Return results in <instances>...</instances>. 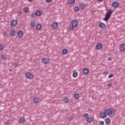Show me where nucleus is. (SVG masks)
<instances>
[{
	"label": "nucleus",
	"instance_id": "1",
	"mask_svg": "<svg viewBox=\"0 0 125 125\" xmlns=\"http://www.w3.org/2000/svg\"><path fill=\"white\" fill-rule=\"evenodd\" d=\"M115 112H116V110L115 109H113V108H105L104 110V112L105 113L107 116H110L113 114V115H115Z\"/></svg>",
	"mask_w": 125,
	"mask_h": 125
},
{
	"label": "nucleus",
	"instance_id": "2",
	"mask_svg": "<svg viewBox=\"0 0 125 125\" xmlns=\"http://www.w3.org/2000/svg\"><path fill=\"white\" fill-rule=\"evenodd\" d=\"M112 12H114V10L112 11V10L110 9V11L106 13L105 17L103 18V20L107 22V21L110 19V17H111V15L112 14Z\"/></svg>",
	"mask_w": 125,
	"mask_h": 125
},
{
	"label": "nucleus",
	"instance_id": "3",
	"mask_svg": "<svg viewBox=\"0 0 125 125\" xmlns=\"http://www.w3.org/2000/svg\"><path fill=\"white\" fill-rule=\"evenodd\" d=\"M25 77L27 78V79H30L32 80L34 78V75L30 72H26L25 74Z\"/></svg>",
	"mask_w": 125,
	"mask_h": 125
},
{
	"label": "nucleus",
	"instance_id": "4",
	"mask_svg": "<svg viewBox=\"0 0 125 125\" xmlns=\"http://www.w3.org/2000/svg\"><path fill=\"white\" fill-rule=\"evenodd\" d=\"M78 24H79V23L78 22V21H77V20H73L71 21L72 27H77V26H78Z\"/></svg>",
	"mask_w": 125,
	"mask_h": 125
},
{
	"label": "nucleus",
	"instance_id": "5",
	"mask_svg": "<svg viewBox=\"0 0 125 125\" xmlns=\"http://www.w3.org/2000/svg\"><path fill=\"white\" fill-rule=\"evenodd\" d=\"M93 121H94V118L92 116H89L86 118L87 123H91V122H93Z\"/></svg>",
	"mask_w": 125,
	"mask_h": 125
},
{
	"label": "nucleus",
	"instance_id": "6",
	"mask_svg": "<svg viewBox=\"0 0 125 125\" xmlns=\"http://www.w3.org/2000/svg\"><path fill=\"white\" fill-rule=\"evenodd\" d=\"M95 48L97 50H101V49H102V44H101V43H98L96 45Z\"/></svg>",
	"mask_w": 125,
	"mask_h": 125
},
{
	"label": "nucleus",
	"instance_id": "7",
	"mask_svg": "<svg viewBox=\"0 0 125 125\" xmlns=\"http://www.w3.org/2000/svg\"><path fill=\"white\" fill-rule=\"evenodd\" d=\"M23 35H24V33H23V32L21 30H20L18 32V37L20 39H21V38H23Z\"/></svg>",
	"mask_w": 125,
	"mask_h": 125
},
{
	"label": "nucleus",
	"instance_id": "8",
	"mask_svg": "<svg viewBox=\"0 0 125 125\" xmlns=\"http://www.w3.org/2000/svg\"><path fill=\"white\" fill-rule=\"evenodd\" d=\"M40 100H41V99H40L39 97H35L33 98V101L35 104H38V103L40 102Z\"/></svg>",
	"mask_w": 125,
	"mask_h": 125
},
{
	"label": "nucleus",
	"instance_id": "9",
	"mask_svg": "<svg viewBox=\"0 0 125 125\" xmlns=\"http://www.w3.org/2000/svg\"><path fill=\"white\" fill-rule=\"evenodd\" d=\"M119 49L121 52H123V51H125V44H121L119 47Z\"/></svg>",
	"mask_w": 125,
	"mask_h": 125
},
{
	"label": "nucleus",
	"instance_id": "10",
	"mask_svg": "<svg viewBox=\"0 0 125 125\" xmlns=\"http://www.w3.org/2000/svg\"><path fill=\"white\" fill-rule=\"evenodd\" d=\"M99 27L101 29H105L106 28V24L103 22H100L99 24Z\"/></svg>",
	"mask_w": 125,
	"mask_h": 125
},
{
	"label": "nucleus",
	"instance_id": "11",
	"mask_svg": "<svg viewBox=\"0 0 125 125\" xmlns=\"http://www.w3.org/2000/svg\"><path fill=\"white\" fill-rule=\"evenodd\" d=\"M52 28H53V29H56V28H58V23L56 22H53L51 24Z\"/></svg>",
	"mask_w": 125,
	"mask_h": 125
},
{
	"label": "nucleus",
	"instance_id": "12",
	"mask_svg": "<svg viewBox=\"0 0 125 125\" xmlns=\"http://www.w3.org/2000/svg\"><path fill=\"white\" fill-rule=\"evenodd\" d=\"M42 63H43V64H48V63H49V60L45 58H44L42 60Z\"/></svg>",
	"mask_w": 125,
	"mask_h": 125
},
{
	"label": "nucleus",
	"instance_id": "13",
	"mask_svg": "<svg viewBox=\"0 0 125 125\" xmlns=\"http://www.w3.org/2000/svg\"><path fill=\"white\" fill-rule=\"evenodd\" d=\"M112 6L113 7L117 8L119 6V2L118 1H114L112 2Z\"/></svg>",
	"mask_w": 125,
	"mask_h": 125
},
{
	"label": "nucleus",
	"instance_id": "14",
	"mask_svg": "<svg viewBox=\"0 0 125 125\" xmlns=\"http://www.w3.org/2000/svg\"><path fill=\"white\" fill-rule=\"evenodd\" d=\"M100 116L101 118H106L107 117V114H106L105 112H100Z\"/></svg>",
	"mask_w": 125,
	"mask_h": 125
},
{
	"label": "nucleus",
	"instance_id": "15",
	"mask_svg": "<svg viewBox=\"0 0 125 125\" xmlns=\"http://www.w3.org/2000/svg\"><path fill=\"white\" fill-rule=\"evenodd\" d=\"M11 27H15L16 26V20H13L10 23Z\"/></svg>",
	"mask_w": 125,
	"mask_h": 125
},
{
	"label": "nucleus",
	"instance_id": "16",
	"mask_svg": "<svg viewBox=\"0 0 125 125\" xmlns=\"http://www.w3.org/2000/svg\"><path fill=\"white\" fill-rule=\"evenodd\" d=\"M79 8L81 9H84L85 8V4L82 3L79 5Z\"/></svg>",
	"mask_w": 125,
	"mask_h": 125
},
{
	"label": "nucleus",
	"instance_id": "17",
	"mask_svg": "<svg viewBox=\"0 0 125 125\" xmlns=\"http://www.w3.org/2000/svg\"><path fill=\"white\" fill-rule=\"evenodd\" d=\"M42 11L38 10L35 12V14L36 16H40V15H42Z\"/></svg>",
	"mask_w": 125,
	"mask_h": 125
},
{
	"label": "nucleus",
	"instance_id": "18",
	"mask_svg": "<svg viewBox=\"0 0 125 125\" xmlns=\"http://www.w3.org/2000/svg\"><path fill=\"white\" fill-rule=\"evenodd\" d=\"M76 2V0H68L67 3V4H73V3H75Z\"/></svg>",
	"mask_w": 125,
	"mask_h": 125
},
{
	"label": "nucleus",
	"instance_id": "19",
	"mask_svg": "<svg viewBox=\"0 0 125 125\" xmlns=\"http://www.w3.org/2000/svg\"><path fill=\"white\" fill-rule=\"evenodd\" d=\"M83 73H84V75H87L88 73H89V70L87 68H84L83 70Z\"/></svg>",
	"mask_w": 125,
	"mask_h": 125
},
{
	"label": "nucleus",
	"instance_id": "20",
	"mask_svg": "<svg viewBox=\"0 0 125 125\" xmlns=\"http://www.w3.org/2000/svg\"><path fill=\"white\" fill-rule=\"evenodd\" d=\"M19 123H20V124H24V123H25V118L23 117L20 118Z\"/></svg>",
	"mask_w": 125,
	"mask_h": 125
},
{
	"label": "nucleus",
	"instance_id": "21",
	"mask_svg": "<svg viewBox=\"0 0 125 125\" xmlns=\"http://www.w3.org/2000/svg\"><path fill=\"white\" fill-rule=\"evenodd\" d=\"M68 53V50L67 49H63L62 50V54L63 55H66Z\"/></svg>",
	"mask_w": 125,
	"mask_h": 125
},
{
	"label": "nucleus",
	"instance_id": "22",
	"mask_svg": "<svg viewBox=\"0 0 125 125\" xmlns=\"http://www.w3.org/2000/svg\"><path fill=\"white\" fill-rule=\"evenodd\" d=\"M105 122L106 125H109V124H110V123L111 122V120H110V118H107L105 119Z\"/></svg>",
	"mask_w": 125,
	"mask_h": 125
},
{
	"label": "nucleus",
	"instance_id": "23",
	"mask_svg": "<svg viewBox=\"0 0 125 125\" xmlns=\"http://www.w3.org/2000/svg\"><path fill=\"white\" fill-rule=\"evenodd\" d=\"M42 25H41L40 24H37L36 28V30H41V29H42Z\"/></svg>",
	"mask_w": 125,
	"mask_h": 125
},
{
	"label": "nucleus",
	"instance_id": "24",
	"mask_svg": "<svg viewBox=\"0 0 125 125\" xmlns=\"http://www.w3.org/2000/svg\"><path fill=\"white\" fill-rule=\"evenodd\" d=\"M74 10L75 12H78V11H80V7L76 6L74 8Z\"/></svg>",
	"mask_w": 125,
	"mask_h": 125
},
{
	"label": "nucleus",
	"instance_id": "25",
	"mask_svg": "<svg viewBox=\"0 0 125 125\" xmlns=\"http://www.w3.org/2000/svg\"><path fill=\"white\" fill-rule=\"evenodd\" d=\"M23 11L25 13H27V12L28 11H30V9H29V8L28 7H24L23 8Z\"/></svg>",
	"mask_w": 125,
	"mask_h": 125
},
{
	"label": "nucleus",
	"instance_id": "26",
	"mask_svg": "<svg viewBox=\"0 0 125 125\" xmlns=\"http://www.w3.org/2000/svg\"><path fill=\"white\" fill-rule=\"evenodd\" d=\"M31 26L32 28L36 27V22L34 21H33L30 23Z\"/></svg>",
	"mask_w": 125,
	"mask_h": 125
},
{
	"label": "nucleus",
	"instance_id": "27",
	"mask_svg": "<svg viewBox=\"0 0 125 125\" xmlns=\"http://www.w3.org/2000/svg\"><path fill=\"white\" fill-rule=\"evenodd\" d=\"M73 78H77L78 77V72L74 71L73 73Z\"/></svg>",
	"mask_w": 125,
	"mask_h": 125
},
{
	"label": "nucleus",
	"instance_id": "28",
	"mask_svg": "<svg viewBox=\"0 0 125 125\" xmlns=\"http://www.w3.org/2000/svg\"><path fill=\"white\" fill-rule=\"evenodd\" d=\"M74 98L76 99H79L80 98V95L78 93H76L74 94Z\"/></svg>",
	"mask_w": 125,
	"mask_h": 125
},
{
	"label": "nucleus",
	"instance_id": "29",
	"mask_svg": "<svg viewBox=\"0 0 125 125\" xmlns=\"http://www.w3.org/2000/svg\"><path fill=\"white\" fill-rule=\"evenodd\" d=\"M14 35H15V29L12 30L11 32V35L12 36V37H14Z\"/></svg>",
	"mask_w": 125,
	"mask_h": 125
},
{
	"label": "nucleus",
	"instance_id": "30",
	"mask_svg": "<svg viewBox=\"0 0 125 125\" xmlns=\"http://www.w3.org/2000/svg\"><path fill=\"white\" fill-rule=\"evenodd\" d=\"M63 101L65 103H68V102H69V99L68 98L64 97Z\"/></svg>",
	"mask_w": 125,
	"mask_h": 125
},
{
	"label": "nucleus",
	"instance_id": "31",
	"mask_svg": "<svg viewBox=\"0 0 125 125\" xmlns=\"http://www.w3.org/2000/svg\"><path fill=\"white\" fill-rule=\"evenodd\" d=\"M1 60H5V59H6L5 55H1Z\"/></svg>",
	"mask_w": 125,
	"mask_h": 125
},
{
	"label": "nucleus",
	"instance_id": "32",
	"mask_svg": "<svg viewBox=\"0 0 125 125\" xmlns=\"http://www.w3.org/2000/svg\"><path fill=\"white\" fill-rule=\"evenodd\" d=\"M99 125H104V121H101L99 122Z\"/></svg>",
	"mask_w": 125,
	"mask_h": 125
},
{
	"label": "nucleus",
	"instance_id": "33",
	"mask_svg": "<svg viewBox=\"0 0 125 125\" xmlns=\"http://www.w3.org/2000/svg\"><path fill=\"white\" fill-rule=\"evenodd\" d=\"M36 13H33L32 14H31V16L32 17V18H35V17H36Z\"/></svg>",
	"mask_w": 125,
	"mask_h": 125
},
{
	"label": "nucleus",
	"instance_id": "34",
	"mask_svg": "<svg viewBox=\"0 0 125 125\" xmlns=\"http://www.w3.org/2000/svg\"><path fill=\"white\" fill-rule=\"evenodd\" d=\"M4 125H10V121L9 120H7L6 121V123H4Z\"/></svg>",
	"mask_w": 125,
	"mask_h": 125
},
{
	"label": "nucleus",
	"instance_id": "35",
	"mask_svg": "<svg viewBox=\"0 0 125 125\" xmlns=\"http://www.w3.org/2000/svg\"><path fill=\"white\" fill-rule=\"evenodd\" d=\"M112 77H114V74L111 73L108 76L109 79H110V78H112Z\"/></svg>",
	"mask_w": 125,
	"mask_h": 125
},
{
	"label": "nucleus",
	"instance_id": "36",
	"mask_svg": "<svg viewBox=\"0 0 125 125\" xmlns=\"http://www.w3.org/2000/svg\"><path fill=\"white\" fill-rule=\"evenodd\" d=\"M72 120H73V117H70L68 119V122H72Z\"/></svg>",
	"mask_w": 125,
	"mask_h": 125
},
{
	"label": "nucleus",
	"instance_id": "37",
	"mask_svg": "<svg viewBox=\"0 0 125 125\" xmlns=\"http://www.w3.org/2000/svg\"><path fill=\"white\" fill-rule=\"evenodd\" d=\"M83 117H84V118H87V117H88V113H85L83 114Z\"/></svg>",
	"mask_w": 125,
	"mask_h": 125
},
{
	"label": "nucleus",
	"instance_id": "38",
	"mask_svg": "<svg viewBox=\"0 0 125 125\" xmlns=\"http://www.w3.org/2000/svg\"><path fill=\"white\" fill-rule=\"evenodd\" d=\"M3 49V45L1 44L0 45V50H2Z\"/></svg>",
	"mask_w": 125,
	"mask_h": 125
},
{
	"label": "nucleus",
	"instance_id": "39",
	"mask_svg": "<svg viewBox=\"0 0 125 125\" xmlns=\"http://www.w3.org/2000/svg\"><path fill=\"white\" fill-rule=\"evenodd\" d=\"M3 36H7V32H4L3 33Z\"/></svg>",
	"mask_w": 125,
	"mask_h": 125
},
{
	"label": "nucleus",
	"instance_id": "40",
	"mask_svg": "<svg viewBox=\"0 0 125 125\" xmlns=\"http://www.w3.org/2000/svg\"><path fill=\"white\" fill-rule=\"evenodd\" d=\"M103 74L104 75H107L108 74V71H104V72H103Z\"/></svg>",
	"mask_w": 125,
	"mask_h": 125
},
{
	"label": "nucleus",
	"instance_id": "41",
	"mask_svg": "<svg viewBox=\"0 0 125 125\" xmlns=\"http://www.w3.org/2000/svg\"><path fill=\"white\" fill-rule=\"evenodd\" d=\"M108 61H112V58L109 57L107 58Z\"/></svg>",
	"mask_w": 125,
	"mask_h": 125
},
{
	"label": "nucleus",
	"instance_id": "42",
	"mask_svg": "<svg viewBox=\"0 0 125 125\" xmlns=\"http://www.w3.org/2000/svg\"><path fill=\"white\" fill-rule=\"evenodd\" d=\"M113 85V83H109L108 84V86H112Z\"/></svg>",
	"mask_w": 125,
	"mask_h": 125
},
{
	"label": "nucleus",
	"instance_id": "43",
	"mask_svg": "<svg viewBox=\"0 0 125 125\" xmlns=\"http://www.w3.org/2000/svg\"><path fill=\"white\" fill-rule=\"evenodd\" d=\"M52 0H46V1H47V2H51V1H52Z\"/></svg>",
	"mask_w": 125,
	"mask_h": 125
},
{
	"label": "nucleus",
	"instance_id": "44",
	"mask_svg": "<svg viewBox=\"0 0 125 125\" xmlns=\"http://www.w3.org/2000/svg\"><path fill=\"white\" fill-rule=\"evenodd\" d=\"M70 30H72V31H73V30H74V27L72 26L71 27H70Z\"/></svg>",
	"mask_w": 125,
	"mask_h": 125
},
{
	"label": "nucleus",
	"instance_id": "45",
	"mask_svg": "<svg viewBox=\"0 0 125 125\" xmlns=\"http://www.w3.org/2000/svg\"><path fill=\"white\" fill-rule=\"evenodd\" d=\"M18 13L19 14H21V13H22V12H21V11H19L18 12Z\"/></svg>",
	"mask_w": 125,
	"mask_h": 125
},
{
	"label": "nucleus",
	"instance_id": "46",
	"mask_svg": "<svg viewBox=\"0 0 125 125\" xmlns=\"http://www.w3.org/2000/svg\"><path fill=\"white\" fill-rule=\"evenodd\" d=\"M98 1H100V2H102L103 1V0H98Z\"/></svg>",
	"mask_w": 125,
	"mask_h": 125
},
{
	"label": "nucleus",
	"instance_id": "47",
	"mask_svg": "<svg viewBox=\"0 0 125 125\" xmlns=\"http://www.w3.org/2000/svg\"><path fill=\"white\" fill-rule=\"evenodd\" d=\"M18 23V21H16V25H17Z\"/></svg>",
	"mask_w": 125,
	"mask_h": 125
},
{
	"label": "nucleus",
	"instance_id": "48",
	"mask_svg": "<svg viewBox=\"0 0 125 125\" xmlns=\"http://www.w3.org/2000/svg\"><path fill=\"white\" fill-rule=\"evenodd\" d=\"M28 1H32L33 0H28Z\"/></svg>",
	"mask_w": 125,
	"mask_h": 125
},
{
	"label": "nucleus",
	"instance_id": "49",
	"mask_svg": "<svg viewBox=\"0 0 125 125\" xmlns=\"http://www.w3.org/2000/svg\"><path fill=\"white\" fill-rule=\"evenodd\" d=\"M12 70L10 69V72H12Z\"/></svg>",
	"mask_w": 125,
	"mask_h": 125
},
{
	"label": "nucleus",
	"instance_id": "50",
	"mask_svg": "<svg viewBox=\"0 0 125 125\" xmlns=\"http://www.w3.org/2000/svg\"><path fill=\"white\" fill-rule=\"evenodd\" d=\"M0 112H1V110H0Z\"/></svg>",
	"mask_w": 125,
	"mask_h": 125
},
{
	"label": "nucleus",
	"instance_id": "51",
	"mask_svg": "<svg viewBox=\"0 0 125 125\" xmlns=\"http://www.w3.org/2000/svg\"><path fill=\"white\" fill-rule=\"evenodd\" d=\"M62 112H64V110H62Z\"/></svg>",
	"mask_w": 125,
	"mask_h": 125
}]
</instances>
